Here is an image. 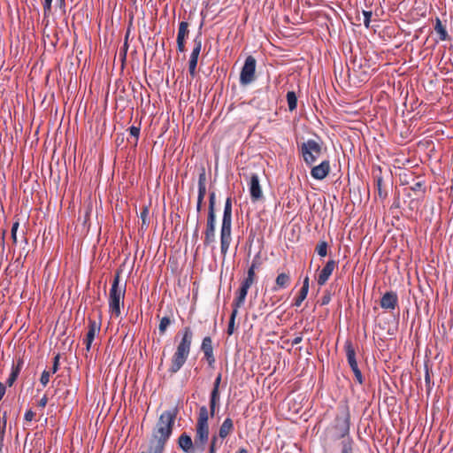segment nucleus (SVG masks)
Instances as JSON below:
<instances>
[{"mask_svg":"<svg viewBox=\"0 0 453 453\" xmlns=\"http://www.w3.org/2000/svg\"><path fill=\"white\" fill-rule=\"evenodd\" d=\"M330 172V164L328 160L322 161L319 165L313 166L311 170V175L315 180H324Z\"/></svg>","mask_w":453,"mask_h":453,"instance_id":"obj_12","label":"nucleus"},{"mask_svg":"<svg viewBox=\"0 0 453 453\" xmlns=\"http://www.w3.org/2000/svg\"><path fill=\"white\" fill-rule=\"evenodd\" d=\"M148 215H149V209L147 207L143 208V210L141 212V216L140 218L142 219V226L144 225H147V218H148Z\"/></svg>","mask_w":453,"mask_h":453,"instance_id":"obj_42","label":"nucleus"},{"mask_svg":"<svg viewBox=\"0 0 453 453\" xmlns=\"http://www.w3.org/2000/svg\"><path fill=\"white\" fill-rule=\"evenodd\" d=\"M337 266V262L331 259L328 260L326 264V265L323 267V269L320 271L319 277H318V284L319 286H323L326 283L328 280L330 275L332 274L334 268Z\"/></svg>","mask_w":453,"mask_h":453,"instance_id":"obj_13","label":"nucleus"},{"mask_svg":"<svg viewBox=\"0 0 453 453\" xmlns=\"http://www.w3.org/2000/svg\"><path fill=\"white\" fill-rule=\"evenodd\" d=\"M237 311L236 310L235 311H232V313H231V316H230V319H229V322H228V326H227V334L228 335H232L234 334V322H235V318L237 316Z\"/></svg>","mask_w":453,"mask_h":453,"instance_id":"obj_29","label":"nucleus"},{"mask_svg":"<svg viewBox=\"0 0 453 453\" xmlns=\"http://www.w3.org/2000/svg\"><path fill=\"white\" fill-rule=\"evenodd\" d=\"M206 195V189L198 188V196H197V203H196V211L200 212L203 208V203L204 196Z\"/></svg>","mask_w":453,"mask_h":453,"instance_id":"obj_28","label":"nucleus"},{"mask_svg":"<svg viewBox=\"0 0 453 453\" xmlns=\"http://www.w3.org/2000/svg\"><path fill=\"white\" fill-rule=\"evenodd\" d=\"M354 375H355V379L359 383V384H363V375H362V372L361 371H357L354 372Z\"/></svg>","mask_w":453,"mask_h":453,"instance_id":"obj_48","label":"nucleus"},{"mask_svg":"<svg viewBox=\"0 0 453 453\" xmlns=\"http://www.w3.org/2000/svg\"><path fill=\"white\" fill-rule=\"evenodd\" d=\"M19 226V219H17L13 224H12V230L11 231H14L15 234H17V231H18V228Z\"/></svg>","mask_w":453,"mask_h":453,"instance_id":"obj_55","label":"nucleus"},{"mask_svg":"<svg viewBox=\"0 0 453 453\" xmlns=\"http://www.w3.org/2000/svg\"><path fill=\"white\" fill-rule=\"evenodd\" d=\"M301 289H304L307 292L309 291V277L308 276H306L304 278Z\"/></svg>","mask_w":453,"mask_h":453,"instance_id":"obj_49","label":"nucleus"},{"mask_svg":"<svg viewBox=\"0 0 453 453\" xmlns=\"http://www.w3.org/2000/svg\"><path fill=\"white\" fill-rule=\"evenodd\" d=\"M255 280L254 279H251V278H248L246 277L244 279V280L242 282V286L243 287H246L248 288H250L251 287V285L254 283Z\"/></svg>","mask_w":453,"mask_h":453,"instance_id":"obj_45","label":"nucleus"},{"mask_svg":"<svg viewBox=\"0 0 453 453\" xmlns=\"http://www.w3.org/2000/svg\"><path fill=\"white\" fill-rule=\"evenodd\" d=\"M120 271H117L114 274L113 281L109 293V309L111 315L119 317L120 315V305L124 303L126 294V283L119 285Z\"/></svg>","mask_w":453,"mask_h":453,"instance_id":"obj_3","label":"nucleus"},{"mask_svg":"<svg viewBox=\"0 0 453 453\" xmlns=\"http://www.w3.org/2000/svg\"><path fill=\"white\" fill-rule=\"evenodd\" d=\"M398 303V296L395 292L388 291L380 299V307L382 309L392 311L395 310Z\"/></svg>","mask_w":453,"mask_h":453,"instance_id":"obj_11","label":"nucleus"},{"mask_svg":"<svg viewBox=\"0 0 453 453\" xmlns=\"http://www.w3.org/2000/svg\"><path fill=\"white\" fill-rule=\"evenodd\" d=\"M249 288L241 285L238 294L246 297Z\"/></svg>","mask_w":453,"mask_h":453,"instance_id":"obj_52","label":"nucleus"},{"mask_svg":"<svg viewBox=\"0 0 453 453\" xmlns=\"http://www.w3.org/2000/svg\"><path fill=\"white\" fill-rule=\"evenodd\" d=\"M130 135L134 138V145L137 144L139 134H140V127L132 126L129 127Z\"/></svg>","mask_w":453,"mask_h":453,"instance_id":"obj_34","label":"nucleus"},{"mask_svg":"<svg viewBox=\"0 0 453 453\" xmlns=\"http://www.w3.org/2000/svg\"><path fill=\"white\" fill-rule=\"evenodd\" d=\"M23 364H24L23 359L19 358L16 365H12V372L6 380L7 386L12 387L14 384V382L16 381V380L19 377V374L22 369Z\"/></svg>","mask_w":453,"mask_h":453,"instance_id":"obj_19","label":"nucleus"},{"mask_svg":"<svg viewBox=\"0 0 453 453\" xmlns=\"http://www.w3.org/2000/svg\"><path fill=\"white\" fill-rule=\"evenodd\" d=\"M48 403V398L46 395H44L38 403V406L44 408Z\"/></svg>","mask_w":453,"mask_h":453,"instance_id":"obj_51","label":"nucleus"},{"mask_svg":"<svg viewBox=\"0 0 453 453\" xmlns=\"http://www.w3.org/2000/svg\"><path fill=\"white\" fill-rule=\"evenodd\" d=\"M434 30L439 35L441 41H447L449 39V36L439 18H436L435 19Z\"/></svg>","mask_w":453,"mask_h":453,"instance_id":"obj_22","label":"nucleus"},{"mask_svg":"<svg viewBox=\"0 0 453 453\" xmlns=\"http://www.w3.org/2000/svg\"><path fill=\"white\" fill-rule=\"evenodd\" d=\"M245 296L240 295L237 293V296L236 298L234 299V303H233V311H235L238 312V309L240 307H242L243 304H244V302H245Z\"/></svg>","mask_w":453,"mask_h":453,"instance_id":"obj_31","label":"nucleus"},{"mask_svg":"<svg viewBox=\"0 0 453 453\" xmlns=\"http://www.w3.org/2000/svg\"><path fill=\"white\" fill-rule=\"evenodd\" d=\"M307 295V291H305L304 289H300L298 296L295 300L294 305L299 307L302 304L303 301L306 298Z\"/></svg>","mask_w":453,"mask_h":453,"instance_id":"obj_32","label":"nucleus"},{"mask_svg":"<svg viewBox=\"0 0 453 453\" xmlns=\"http://www.w3.org/2000/svg\"><path fill=\"white\" fill-rule=\"evenodd\" d=\"M425 381H426L428 390H430L431 384H433V383L431 382V377H430V373H429V370H428L427 366H426Z\"/></svg>","mask_w":453,"mask_h":453,"instance_id":"obj_44","label":"nucleus"},{"mask_svg":"<svg viewBox=\"0 0 453 453\" xmlns=\"http://www.w3.org/2000/svg\"><path fill=\"white\" fill-rule=\"evenodd\" d=\"M101 324L94 319H88V331L86 334V339L94 340L96 334L100 332Z\"/></svg>","mask_w":453,"mask_h":453,"instance_id":"obj_21","label":"nucleus"},{"mask_svg":"<svg viewBox=\"0 0 453 453\" xmlns=\"http://www.w3.org/2000/svg\"><path fill=\"white\" fill-rule=\"evenodd\" d=\"M236 453H249L245 449H240Z\"/></svg>","mask_w":453,"mask_h":453,"instance_id":"obj_63","label":"nucleus"},{"mask_svg":"<svg viewBox=\"0 0 453 453\" xmlns=\"http://www.w3.org/2000/svg\"><path fill=\"white\" fill-rule=\"evenodd\" d=\"M248 278H251V279H254L256 278V273H255V271H253L252 268H249L248 269V272H247V276Z\"/></svg>","mask_w":453,"mask_h":453,"instance_id":"obj_58","label":"nucleus"},{"mask_svg":"<svg viewBox=\"0 0 453 453\" xmlns=\"http://www.w3.org/2000/svg\"><path fill=\"white\" fill-rule=\"evenodd\" d=\"M322 146L315 140L309 139L299 146V152L308 165H312L319 157Z\"/></svg>","mask_w":453,"mask_h":453,"instance_id":"obj_4","label":"nucleus"},{"mask_svg":"<svg viewBox=\"0 0 453 453\" xmlns=\"http://www.w3.org/2000/svg\"><path fill=\"white\" fill-rule=\"evenodd\" d=\"M363 15H364V25L365 27L368 28L370 27V22H371V18H372V12L370 11H363Z\"/></svg>","mask_w":453,"mask_h":453,"instance_id":"obj_37","label":"nucleus"},{"mask_svg":"<svg viewBox=\"0 0 453 453\" xmlns=\"http://www.w3.org/2000/svg\"><path fill=\"white\" fill-rule=\"evenodd\" d=\"M19 226V219H17L13 224H12V230L11 231H14L15 234H17V231H18V228Z\"/></svg>","mask_w":453,"mask_h":453,"instance_id":"obj_54","label":"nucleus"},{"mask_svg":"<svg viewBox=\"0 0 453 453\" xmlns=\"http://www.w3.org/2000/svg\"><path fill=\"white\" fill-rule=\"evenodd\" d=\"M173 320L169 316H165L160 319L158 330L161 335L165 334L167 327L172 324Z\"/></svg>","mask_w":453,"mask_h":453,"instance_id":"obj_26","label":"nucleus"},{"mask_svg":"<svg viewBox=\"0 0 453 453\" xmlns=\"http://www.w3.org/2000/svg\"><path fill=\"white\" fill-rule=\"evenodd\" d=\"M220 394L215 390H211L210 395V416L213 418L219 408Z\"/></svg>","mask_w":453,"mask_h":453,"instance_id":"obj_18","label":"nucleus"},{"mask_svg":"<svg viewBox=\"0 0 453 453\" xmlns=\"http://www.w3.org/2000/svg\"><path fill=\"white\" fill-rule=\"evenodd\" d=\"M232 242V198L227 197L225 203L220 227V251L225 257Z\"/></svg>","mask_w":453,"mask_h":453,"instance_id":"obj_2","label":"nucleus"},{"mask_svg":"<svg viewBox=\"0 0 453 453\" xmlns=\"http://www.w3.org/2000/svg\"><path fill=\"white\" fill-rule=\"evenodd\" d=\"M421 187V183L420 182H418L415 187L413 188V190H417L418 188H419Z\"/></svg>","mask_w":453,"mask_h":453,"instance_id":"obj_64","label":"nucleus"},{"mask_svg":"<svg viewBox=\"0 0 453 453\" xmlns=\"http://www.w3.org/2000/svg\"><path fill=\"white\" fill-rule=\"evenodd\" d=\"M335 428L339 431L338 439H342L341 442L340 453H355V442L349 436V424L348 419H344L342 424H337Z\"/></svg>","mask_w":453,"mask_h":453,"instance_id":"obj_5","label":"nucleus"},{"mask_svg":"<svg viewBox=\"0 0 453 453\" xmlns=\"http://www.w3.org/2000/svg\"><path fill=\"white\" fill-rule=\"evenodd\" d=\"M177 48L180 52H184L186 50L185 41L177 40Z\"/></svg>","mask_w":453,"mask_h":453,"instance_id":"obj_47","label":"nucleus"},{"mask_svg":"<svg viewBox=\"0 0 453 453\" xmlns=\"http://www.w3.org/2000/svg\"><path fill=\"white\" fill-rule=\"evenodd\" d=\"M208 211L216 212V195H215V192H211L210 194Z\"/></svg>","mask_w":453,"mask_h":453,"instance_id":"obj_33","label":"nucleus"},{"mask_svg":"<svg viewBox=\"0 0 453 453\" xmlns=\"http://www.w3.org/2000/svg\"><path fill=\"white\" fill-rule=\"evenodd\" d=\"M59 358H60V355L59 354H57L55 357H54V359H53V365H52V368L50 372H51V373H55L58 372V367H59Z\"/></svg>","mask_w":453,"mask_h":453,"instance_id":"obj_38","label":"nucleus"},{"mask_svg":"<svg viewBox=\"0 0 453 453\" xmlns=\"http://www.w3.org/2000/svg\"><path fill=\"white\" fill-rule=\"evenodd\" d=\"M291 278L289 273H279L275 280V285L273 288V291H278L281 288H286L290 285Z\"/></svg>","mask_w":453,"mask_h":453,"instance_id":"obj_17","label":"nucleus"},{"mask_svg":"<svg viewBox=\"0 0 453 453\" xmlns=\"http://www.w3.org/2000/svg\"><path fill=\"white\" fill-rule=\"evenodd\" d=\"M35 416V412L31 410H28L26 411L24 418L27 421H32L34 419Z\"/></svg>","mask_w":453,"mask_h":453,"instance_id":"obj_46","label":"nucleus"},{"mask_svg":"<svg viewBox=\"0 0 453 453\" xmlns=\"http://www.w3.org/2000/svg\"><path fill=\"white\" fill-rule=\"evenodd\" d=\"M51 4H52V0H44L43 12H44L45 16L49 15L50 12H51Z\"/></svg>","mask_w":453,"mask_h":453,"instance_id":"obj_39","label":"nucleus"},{"mask_svg":"<svg viewBox=\"0 0 453 453\" xmlns=\"http://www.w3.org/2000/svg\"><path fill=\"white\" fill-rule=\"evenodd\" d=\"M258 267H259V263L257 260H253L251 263V265L250 266V268H252L253 271H256V269H257Z\"/></svg>","mask_w":453,"mask_h":453,"instance_id":"obj_60","label":"nucleus"},{"mask_svg":"<svg viewBox=\"0 0 453 453\" xmlns=\"http://www.w3.org/2000/svg\"><path fill=\"white\" fill-rule=\"evenodd\" d=\"M216 212L208 211L206 226L204 230L203 244L208 246L215 242L216 237Z\"/></svg>","mask_w":453,"mask_h":453,"instance_id":"obj_8","label":"nucleus"},{"mask_svg":"<svg viewBox=\"0 0 453 453\" xmlns=\"http://www.w3.org/2000/svg\"><path fill=\"white\" fill-rule=\"evenodd\" d=\"M220 382H221V373H219L218 376L216 377L214 382H213L212 390L216 389V392H219Z\"/></svg>","mask_w":453,"mask_h":453,"instance_id":"obj_43","label":"nucleus"},{"mask_svg":"<svg viewBox=\"0 0 453 453\" xmlns=\"http://www.w3.org/2000/svg\"><path fill=\"white\" fill-rule=\"evenodd\" d=\"M257 61L253 56H248L240 73V83L242 86L250 84L256 78Z\"/></svg>","mask_w":453,"mask_h":453,"instance_id":"obj_6","label":"nucleus"},{"mask_svg":"<svg viewBox=\"0 0 453 453\" xmlns=\"http://www.w3.org/2000/svg\"><path fill=\"white\" fill-rule=\"evenodd\" d=\"M178 445L185 453H196L197 451L195 441H193L191 437L186 433H183L179 437Z\"/></svg>","mask_w":453,"mask_h":453,"instance_id":"obj_15","label":"nucleus"},{"mask_svg":"<svg viewBox=\"0 0 453 453\" xmlns=\"http://www.w3.org/2000/svg\"><path fill=\"white\" fill-rule=\"evenodd\" d=\"M350 368H351V370H352V372H357V371H359V368H358V365H353V366H351Z\"/></svg>","mask_w":453,"mask_h":453,"instance_id":"obj_62","label":"nucleus"},{"mask_svg":"<svg viewBox=\"0 0 453 453\" xmlns=\"http://www.w3.org/2000/svg\"><path fill=\"white\" fill-rule=\"evenodd\" d=\"M193 340V332L189 326L183 329L182 338L177 345L169 366V372L174 374L178 372L186 363L191 349Z\"/></svg>","mask_w":453,"mask_h":453,"instance_id":"obj_1","label":"nucleus"},{"mask_svg":"<svg viewBox=\"0 0 453 453\" xmlns=\"http://www.w3.org/2000/svg\"><path fill=\"white\" fill-rule=\"evenodd\" d=\"M51 372L44 370L41 375L40 382L41 384L45 387L49 381L50 377Z\"/></svg>","mask_w":453,"mask_h":453,"instance_id":"obj_35","label":"nucleus"},{"mask_svg":"<svg viewBox=\"0 0 453 453\" xmlns=\"http://www.w3.org/2000/svg\"><path fill=\"white\" fill-rule=\"evenodd\" d=\"M189 34L188 23L187 21H181L179 25L177 40L185 41Z\"/></svg>","mask_w":453,"mask_h":453,"instance_id":"obj_23","label":"nucleus"},{"mask_svg":"<svg viewBox=\"0 0 453 453\" xmlns=\"http://www.w3.org/2000/svg\"><path fill=\"white\" fill-rule=\"evenodd\" d=\"M287 102L289 111H294L297 106V97L294 91H288L287 93Z\"/></svg>","mask_w":453,"mask_h":453,"instance_id":"obj_25","label":"nucleus"},{"mask_svg":"<svg viewBox=\"0 0 453 453\" xmlns=\"http://www.w3.org/2000/svg\"><path fill=\"white\" fill-rule=\"evenodd\" d=\"M381 183H382V179L379 178L377 180L378 194H379L380 197L385 198L387 196V193L382 191Z\"/></svg>","mask_w":453,"mask_h":453,"instance_id":"obj_41","label":"nucleus"},{"mask_svg":"<svg viewBox=\"0 0 453 453\" xmlns=\"http://www.w3.org/2000/svg\"><path fill=\"white\" fill-rule=\"evenodd\" d=\"M94 340H91V339H84V342L86 344V350L88 352L91 349V344L93 342Z\"/></svg>","mask_w":453,"mask_h":453,"instance_id":"obj_56","label":"nucleus"},{"mask_svg":"<svg viewBox=\"0 0 453 453\" xmlns=\"http://www.w3.org/2000/svg\"><path fill=\"white\" fill-rule=\"evenodd\" d=\"M250 193L252 202L260 201L263 198V192L257 174L253 173L250 180Z\"/></svg>","mask_w":453,"mask_h":453,"instance_id":"obj_10","label":"nucleus"},{"mask_svg":"<svg viewBox=\"0 0 453 453\" xmlns=\"http://www.w3.org/2000/svg\"><path fill=\"white\" fill-rule=\"evenodd\" d=\"M218 441V436L216 434H213L210 442L209 453H216Z\"/></svg>","mask_w":453,"mask_h":453,"instance_id":"obj_36","label":"nucleus"},{"mask_svg":"<svg viewBox=\"0 0 453 453\" xmlns=\"http://www.w3.org/2000/svg\"><path fill=\"white\" fill-rule=\"evenodd\" d=\"M6 391L5 386L0 381V401L3 399Z\"/></svg>","mask_w":453,"mask_h":453,"instance_id":"obj_57","label":"nucleus"},{"mask_svg":"<svg viewBox=\"0 0 453 453\" xmlns=\"http://www.w3.org/2000/svg\"><path fill=\"white\" fill-rule=\"evenodd\" d=\"M210 411L206 406H201L199 409L198 418L196 423L198 424H209Z\"/></svg>","mask_w":453,"mask_h":453,"instance_id":"obj_24","label":"nucleus"},{"mask_svg":"<svg viewBox=\"0 0 453 453\" xmlns=\"http://www.w3.org/2000/svg\"><path fill=\"white\" fill-rule=\"evenodd\" d=\"M201 349L204 354V357L210 366H212L215 363V357L213 354L212 341L210 336H206L203 339Z\"/></svg>","mask_w":453,"mask_h":453,"instance_id":"obj_14","label":"nucleus"},{"mask_svg":"<svg viewBox=\"0 0 453 453\" xmlns=\"http://www.w3.org/2000/svg\"><path fill=\"white\" fill-rule=\"evenodd\" d=\"M331 300V297H330V295H325L322 298H321V305H326Z\"/></svg>","mask_w":453,"mask_h":453,"instance_id":"obj_50","label":"nucleus"},{"mask_svg":"<svg viewBox=\"0 0 453 453\" xmlns=\"http://www.w3.org/2000/svg\"><path fill=\"white\" fill-rule=\"evenodd\" d=\"M303 341V337L298 335L292 340V345H297Z\"/></svg>","mask_w":453,"mask_h":453,"instance_id":"obj_59","label":"nucleus"},{"mask_svg":"<svg viewBox=\"0 0 453 453\" xmlns=\"http://www.w3.org/2000/svg\"><path fill=\"white\" fill-rule=\"evenodd\" d=\"M198 188L206 189V173L203 167L201 168L198 176Z\"/></svg>","mask_w":453,"mask_h":453,"instance_id":"obj_30","label":"nucleus"},{"mask_svg":"<svg viewBox=\"0 0 453 453\" xmlns=\"http://www.w3.org/2000/svg\"><path fill=\"white\" fill-rule=\"evenodd\" d=\"M345 351L349 365L351 367L357 365L356 359V351L350 341H347L345 343Z\"/></svg>","mask_w":453,"mask_h":453,"instance_id":"obj_20","label":"nucleus"},{"mask_svg":"<svg viewBox=\"0 0 453 453\" xmlns=\"http://www.w3.org/2000/svg\"><path fill=\"white\" fill-rule=\"evenodd\" d=\"M234 431V422L232 418H226L223 423L220 425L219 429V434H216L219 439H225L228 435H230Z\"/></svg>","mask_w":453,"mask_h":453,"instance_id":"obj_16","label":"nucleus"},{"mask_svg":"<svg viewBox=\"0 0 453 453\" xmlns=\"http://www.w3.org/2000/svg\"><path fill=\"white\" fill-rule=\"evenodd\" d=\"M5 426H6V420L4 419L3 421V425L1 426V431H0V440H1V441L4 439V432H5Z\"/></svg>","mask_w":453,"mask_h":453,"instance_id":"obj_53","label":"nucleus"},{"mask_svg":"<svg viewBox=\"0 0 453 453\" xmlns=\"http://www.w3.org/2000/svg\"><path fill=\"white\" fill-rule=\"evenodd\" d=\"M327 247L328 245L326 242L320 241L317 244L315 250L320 257H326L327 254Z\"/></svg>","mask_w":453,"mask_h":453,"instance_id":"obj_27","label":"nucleus"},{"mask_svg":"<svg viewBox=\"0 0 453 453\" xmlns=\"http://www.w3.org/2000/svg\"><path fill=\"white\" fill-rule=\"evenodd\" d=\"M11 234H12V243L16 244L18 242L17 241V234H15L14 231H11Z\"/></svg>","mask_w":453,"mask_h":453,"instance_id":"obj_61","label":"nucleus"},{"mask_svg":"<svg viewBox=\"0 0 453 453\" xmlns=\"http://www.w3.org/2000/svg\"><path fill=\"white\" fill-rule=\"evenodd\" d=\"M210 427L209 424H198L196 425L195 442L197 448V452H203L206 444L209 441Z\"/></svg>","mask_w":453,"mask_h":453,"instance_id":"obj_7","label":"nucleus"},{"mask_svg":"<svg viewBox=\"0 0 453 453\" xmlns=\"http://www.w3.org/2000/svg\"><path fill=\"white\" fill-rule=\"evenodd\" d=\"M193 43L194 47L188 61V71L192 77L196 75L198 57L202 49V38L200 35L194 38Z\"/></svg>","mask_w":453,"mask_h":453,"instance_id":"obj_9","label":"nucleus"},{"mask_svg":"<svg viewBox=\"0 0 453 453\" xmlns=\"http://www.w3.org/2000/svg\"><path fill=\"white\" fill-rule=\"evenodd\" d=\"M6 231L4 230L2 234V238L0 240V257H3L5 250V243H4V238H5Z\"/></svg>","mask_w":453,"mask_h":453,"instance_id":"obj_40","label":"nucleus"}]
</instances>
